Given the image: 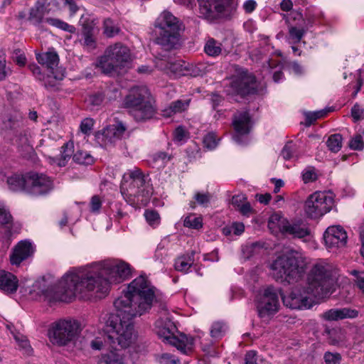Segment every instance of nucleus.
Listing matches in <instances>:
<instances>
[{
  "mask_svg": "<svg viewBox=\"0 0 364 364\" xmlns=\"http://www.w3.org/2000/svg\"><path fill=\"white\" fill-rule=\"evenodd\" d=\"M307 261L297 252L278 257L271 264L274 277L281 282H297L305 274Z\"/></svg>",
  "mask_w": 364,
  "mask_h": 364,
  "instance_id": "4",
  "label": "nucleus"
},
{
  "mask_svg": "<svg viewBox=\"0 0 364 364\" xmlns=\"http://www.w3.org/2000/svg\"><path fill=\"white\" fill-rule=\"evenodd\" d=\"M311 294L307 292V287L301 289L299 287H294L288 295H281L283 304L291 309H306L313 306V301L310 298Z\"/></svg>",
  "mask_w": 364,
  "mask_h": 364,
  "instance_id": "14",
  "label": "nucleus"
},
{
  "mask_svg": "<svg viewBox=\"0 0 364 364\" xmlns=\"http://www.w3.org/2000/svg\"><path fill=\"white\" fill-rule=\"evenodd\" d=\"M290 18L294 21H301V23H296L295 26H289V38L293 43L301 41L309 28L313 24L311 18L304 19L300 12L292 11Z\"/></svg>",
  "mask_w": 364,
  "mask_h": 364,
  "instance_id": "18",
  "label": "nucleus"
},
{
  "mask_svg": "<svg viewBox=\"0 0 364 364\" xmlns=\"http://www.w3.org/2000/svg\"><path fill=\"white\" fill-rule=\"evenodd\" d=\"M349 146L353 150H362L364 147L363 137L360 135H356L349 141Z\"/></svg>",
  "mask_w": 364,
  "mask_h": 364,
  "instance_id": "55",
  "label": "nucleus"
},
{
  "mask_svg": "<svg viewBox=\"0 0 364 364\" xmlns=\"http://www.w3.org/2000/svg\"><path fill=\"white\" fill-rule=\"evenodd\" d=\"M347 239V232L341 225L330 226L323 234V240L328 248L344 247Z\"/></svg>",
  "mask_w": 364,
  "mask_h": 364,
  "instance_id": "17",
  "label": "nucleus"
},
{
  "mask_svg": "<svg viewBox=\"0 0 364 364\" xmlns=\"http://www.w3.org/2000/svg\"><path fill=\"white\" fill-rule=\"evenodd\" d=\"M194 199L198 205L207 207L210 202L211 195L209 193L198 192L195 194Z\"/></svg>",
  "mask_w": 364,
  "mask_h": 364,
  "instance_id": "51",
  "label": "nucleus"
},
{
  "mask_svg": "<svg viewBox=\"0 0 364 364\" xmlns=\"http://www.w3.org/2000/svg\"><path fill=\"white\" fill-rule=\"evenodd\" d=\"M240 196H234L232 199V203L233 205H237L239 207V210L240 213L244 215H249L252 212V208L249 203H245L241 205H239V202L240 201Z\"/></svg>",
  "mask_w": 364,
  "mask_h": 364,
  "instance_id": "52",
  "label": "nucleus"
},
{
  "mask_svg": "<svg viewBox=\"0 0 364 364\" xmlns=\"http://www.w3.org/2000/svg\"><path fill=\"white\" fill-rule=\"evenodd\" d=\"M94 125V122L91 118L84 119L80 125L81 132L85 134H90Z\"/></svg>",
  "mask_w": 364,
  "mask_h": 364,
  "instance_id": "54",
  "label": "nucleus"
},
{
  "mask_svg": "<svg viewBox=\"0 0 364 364\" xmlns=\"http://www.w3.org/2000/svg\"><path fill=\"white\" fill-rule=\"evenodd\" d=\"M156 28L160 31L156 43L166 50L178 48L181 44V32L183 26L181 22L168 11H164L155 22Z\"/></svg>",
  "mask_w": 364,
  "mask_h": 364,
  "instance_id": "6",
  "label": "nucleus"
},
{
  "mask_svg": "<svg viewBox=\"0 0 364 364\" xmlns=\"http://www.w3.org/2000/svg\"><path fill=\"white\" fill-rule=\"evenodd\" d=\"M328 343L332 346H338L344 340L343 333L340 328H326L324 331Z\"/></svg>",
  "mask_w": 364,
  "mask_h": 364,
  "instance_id": "31",
  "label": "nucleus"
},
{
  "mask_svg": "<svg viewBox=\"0 0 364 364\" xmlns=\"http://www.w3.org/2000/svg\"><path fill=\"white\" fill-rule=\"evenodd\" d=\"M334 284L333 269L330 264L321 261L316 263L307 276V292L313 296L322 299L332 293Z\"/></svg>",
  "mask_w": 364,
  "mask_h": 364,
  "instance_id": "7",
  "label": "nucleus"
},
{
  "mask_svg": "<svg viewBox=\"0 0 364 364\" xmlns=\"http://www.w3.org/2000/svg\"><path fill=\"white\" fill-rule=\"evenodd\" d=\"M28 176H23L19 174H13L8 177L7 184L9 189L13 191H24L27 188Z\"/></svg>",
  "mask_w": 364,
  "mask_h": 364,
  "instance_id": "28",
  "label": "nucleus"
},
{
  "mask_svg": "<svg viewBox=\"0 0 364 364\" xmlns=\"http://www.w3.org/2000/svg\"><path fill=\"white\" fill-rule=\"evenodd\" d=\"M15 339L18 343V346L25 350L26 353H29L31 351V348L28 341L23 336H16Z\"/></svg>",
  "mask_w": 364,
  "mask_h": 364,
  "instance_id": "57",
  "label": "nucleus"
},
{
  "mask_svg": "<svg viewBox=\"0 0 364 364\" xmlns=\"http://www.w3.org/2000/svg\"><path fill=\"white\" fill-rule=\"evenodd\" d=\"M183 225L186 228L198 230L203 227V220L200 217L190 215L184 219Z\"/></svg>",
  "mask_w": 364,
  "mask_h": 364,
  "instance_id": "42",
  "label": "nucleus"
},
{
  "mask_svg": "<svg viewBox=\"0 0 364 364\" xmlns=\"http://www.w3.org/2000/svg\"><path fill=\"white\" fill-rule=\"evenodd\" d=\"M264 360L259 358L255 350H250L245 355V364H263Z\"/></svg>",
  "mask_w": 364,
  "mask_h": 364,
  "instance_id": "48",
  "label": "nucleus"
},
{
  "mask_svg": "<svg viewBox=\"0 0 364 364\" xmlns=\"http://www.w3.org/2000/svg\"><path fill=\"white\" fill-rule=\"evenodd\" d=\"M205 73V66L203 63L189 64L186 63V75L192 77L202 76Z\"/></svg>",
  "mask_w": 364,
  "mask_h": 364,
  "instance_id": "35",
  "label": "nucleus"
},
{
  "mask_svg": "<svg viewBox=\"0 0 364 364\" xmlns=\"http://www.w3.org/2000/svg\"><path fill=\"white\" fill-rule=\"evenodd\" d=\"M44 15L45 13L43 4H41L40 1H38L36 6L31 9L28 20L33 25L37 26L42 23Z\"/></svg>",
  "mask_w": 364,
  "mask_h": 364,
  "instance_id": "32",
  "label": "nucleus"
},
{
  "mask_svg": "<svg viewBox=\"0 0 364 364\" xmlns=\"http://www.w3.org/2000/svg\"><path fill=\"white\" fill-rule=\"evenodd\" d=\"M317 179V174L314 167H308L302 172V180L304 183L313 182Z\"/></svg>",
  "mask_w": 364,
  "mask_h": 364,
  "instance_id": "50",
  "label": "nucleus"
},
{
  "mask_svg": "<svg viewBox=\"0 0 364 364\" xmlns=\"http://www.w3.org/2000/svg\"><path fill=\"white\" fill-rule=\"evenodd\" d=\"M125 131L126 127L124 124L119 122L103 129L102 132L97 135V138L105 146H107L120 140Z\"/></svg>",
  "mask_w": 364,
  "mask_h": 364,
  "instance_id": "19",
  "label": "nucleus"
},
{
  "mask_svg": "<svg viewBox=\"0 0 364 364\" xmlns=\"http://www.w3.org/2000/svg\"><path fill=\"white\" fill-rule=\"evenodd\" d=\"M233 93L245 96L257 92V83L255 76L247 70L237 68L235 74L232 77L230 83Z\"/></svg>",
  "mask_w": 364,
  "mask_h": 364,
  "instance_id": "12",
  "label": "nucleus"
},
{
  "mask_svg": "<svg viewBox=\"0 0 364 364\" xmlns=\"http://www.w3.org/2000/svg\"><path fill=\"white\" fill-rule=\"evenodd\" d=\"M158 66L166 74L174 77L186 75V62L181 60L161 62Z\"/></svg>",
  "mask_w": 364,
  "mask_h": 364,
  "instance_id": "25",
  "label": "nucleus"
},
{
  "mask_svg": "<svg viewBox=\"0 0 364 364\" xmlns=\"http://www.w3.org/2000/svg\"><path fill=\"white\" fill-rule=\"evenodd\" d=\"M73 160L80 164H90L93 162L92 156L84 151H77L73 155Z\"/></svg>",
  "mask_w": 364,
  "mask_h": 364,
  "instance_id": "44",
  "label": "nucleus"
},
{
  "mask_svg": "<svg viewBox=\"0 0 364 364\" xmlns=\"http://www.w3.org/2000/svg\"><path fill=\"white\" fill-rule=\"evenodd\" d=\"M251 119L247 111L238 112L234 114L232 126L235 134L233 139L238 144H243L242 138H246L251 128Z\"/></svg>",
  "mask_w": 364,
  "mask_h": 364,
  "instance_id": "16",
  "label": "nucleus"
},
{
  "mask_svg": "<svg viewBox=\"0 0 364 364\" xmlns=\"http://www.w3.org/2000/svg\"><path fill=\"white\" fill-rule=\"evenodd\" d=\"M286 221L279 213L272 214L268 220V227L269 229H274L277 227L280 230V226L285 224Z\"/></svg>",
  "mask_w": 364,
  "mask_h": 364,
  "instance_id": "47",
  "label": "nucleus"
},
{
  "mask_svg": "<svg viewBox=\"0 0 364 364\" xmlns=\"http://www.w3.org/2000/svg\"><path fill=\"white\" fill-rule=\"evenodd\" d=\"M80 333V323L74 318H65L58 319L50 325L48 336L53 344L65 346L75 341Z\"/></svg>",
  "mask_w": 364,
  "mask_h": 364,
  "instance_id": "9",
  "label": "nucleus"
},
{
  "mask_svg": "<svg viewBox=\"0 0 364 364\" xmlns=\"http://www.w3.org/2000/svg\"><path fill=\"white\" fill-rule=\"evenodd\" d=\"M186 132L182 127H177L173 133L174 141L178 143L184 141L186 137Z\"/></svg>",
  "mask_w": 364,
  "mask_h": 364,
  "instance_id": "58",
  "label": "nucleus"
},
{
  "mask_svg": "<svg viewBox=\"0 0 364 364\" xmlns=\"http://www.w3.org/2000/svg\"><path fill=\"white\" fill-rule=\"evenodd\" d=\"M194 252L191 255H183L177 258L175 261L174 267L177 271L187 272L193 263Z\"/></svg>",
  "mask_w": 364,
  "mask_h": 364,
  "instance_id": "30",
  "label": "nucleus"
},
{
  "mask_svg": "<svg viewBox=\"0 0 364 364\" xmlns=\"http://www.w3.org/2000/svg\"><path fill=\"white\" fill-rule=\"evenodd\" d=\"M176 326L169 319H159L155 322L156 334L163 341L176 347L181 353L188 355L193 350L194 338L184 333L175 335Z\"/></svg>",
  "mask_w": 364,
  "mask_h": 364,
  "instance_id": "8",
  "label": "nucleus"
},
{
  "mask_svg": "<svg viewBox=\"0 0 364 364\" xmlns=\"http://www.w3.org/2000/svg\"><path fill=\"white\" fill-rule=\"evenodd\" d=\"M73 142H67L62 146L60 151L61 159L58 162L59 166H64L65 165V161H68L73 154Z\"/></svg>",
  "mask_w": 364,
  "mask_h": 364,
  "instance_id": "36",
  "label": "nucleus"
},
{
  "mask_svg": "<svg viewBox=\"0 0 364 364\" xmlns=\"http://www.w3.org/2000/svg\"><path fill=\"white\" fill-rule=\"evenodd\" d=\"M225 323L220 321L214 322L210 328V336L213 338H220L227 331Z\"/></svg>",
  "mask_w": 364,
  "mask_h": 364,
  "instance_id": "38",
  "label": "nucleus"
},
{
  "mask_svg": "<svg viewBox=\"0 0 364 364\" xmlns=\"http://www.w3.org/2000/svg\"><path fill=\"white\" fill-rule=\"evenodd\" d=\"M11 220V215L4 207L0 206V223L9 224Z\"/></svg>",
  "mask_w": 364,
  "mask_h": 364,
  "instance_id": "63",
  "label": "nucleus"
},
{
  "mask_svg": "<svg viewBox=\"0 0 364 364\" xmlns=\"http://www.w3.org/2000/svg\"><path fill=\"white\" fill-rule=\"evenodd\" d=\"M120 190L124 197H127L130 202L141 205L148 203L152 193L148 176L138 168L128 170L124 173Z\"/></svg>",
  "mask_w": 364,
  "mask_h": 364,
  "instance_id": "3",
  "label": "nucleus"
},
{
  "mask_svg": "<svg viewBox=\"0 0 364 364\" xmlns=\"http://www.w3.org/2000/svg\"><path fill=\"white\" fill-rule=\"evenodd\" d=\"M38 63L47 68L53 74V70L58 65L59 58L55 51H48L36 55Z\"/></svg>",
  "mask_w": 364,
  "mask_h": 364,
  "instance_id": "27",
  "label": "nucleus"
},
{
  "mask_svg": "<svg viewBox=\"0 0 364 364\" xmlns=\"http://www.w3.org/2000/svg\"><path fill=\"white\" fill-rule=\"evenodd\" d=\"M104 100V95L101 92L96 93L90 97L89 101L90 104L95 106L100 105Z\"/></svg>",
  "mask_w": 364,
  "mask_h": 364,
  "instance_id": "64",
  "label": "nucleus"
},
{
  "mask_svg": "<svg viewBox=\"0 0 364 364\" xmlns=\"http://www.w3.org/2000/svg\"><path fill=\"white\" fill-rule=\"evenodd\" d=\"M129 49L122 43L108 47L105 55L100 58L98 66L105 74L110 75L125 66L130 60Z\"/></svg>",
  "mask_w": 364,
  "mask_h": 364,
  "instance_id": "10",
  "label": "nucleus"
},
{
  "mask_svg": "<svg viewBox=\"0 0 364 364\" xmlns=\"http://www.w3.org/2000/svg\"><path fill=\"white\" fill-rule=\"evenodd\" d=\"M330 112L329 109H324L321 110H318L313 112H306L305 114L306 116V124L307 126H310L312 123H314L316 119L323 117Z\"/></svg>",
  "mask_w": 364,
  "mask_h": 364,
  "instance_id": "43",
  "label": "nucleus"
},
{
  "mask_svg": "<svg viewBox=\"0 0 364 364\" xmlns=\"http://www.w3.org/2000/svg\"><path fill=\"white\" fill-rule=\"evenodd\" d=\"M326 364H340L341 355L338 353L326 352L323 355Z\"/></svg>",
  "mask_w": 364,
  "mask_h": 364,
  "instance_id": "53",
  "label": "nucleus"
},
{
  "mask_svg": "<svg viewBox=\"0 0 364 364\" xmlns=\"http://www.w3.org/2000/svg\"><path fill=\"white\" fill-rule=\"evenodd\" d=\"M119 32V28L112 20L107 18L104 21V33L107 37H113Z\"/></svg>",
  "mask_w": 364,
  "mask_h": 364,
  "instance_id": "45",
  "label": "nucleus"
},
{
  "mask_svg": "<svg viewBox=\"0 0 364 364\" xmlns=\"http://www.w3.org/2000/svg\"><path fill=\"white\" fill-rule=\"evenodd\" d=\"M359 311L350 307L331 309L321 314V318L327 321H336L343 319H353L358 317Z\"/></svg>",
  "mask_w": 364,
  "mask_h": 364,
  "instance_id": "21",
  "label": "nucleus"
},
{
  "mask_svg": "<svg viewBox=\"0 0 364 364\" xmlns=\"http://www.w3.org/2000/svg\"><path fill=\"white\" fill-rule=\"evenodd\" d=\"M156 360L159 364H181L177 357L168 353L156 355Z\"/></svg>",
  "mask_w": 364,
  "mask_h": 364,
  "instance_id": "40",
  "label": "nucleus"
},
{
  "mask_svg": "<svg viewBox=\"0 0 364 364\" xmlns=\"http://www.w3.org/2000/svg\"><path fill=\"white\" fill-rule=\"evenodd\" d=\"M34 252V247L28 240L20 241L14 248L10 255L12 264L19 265L23 260L31 257Z\"/></svg>",
  "mask_w": 364,
  "mask_h": 364,
  "instance_id": "22",
  "label": "nucleus"
},
{
  "mask_svg": "<svg viewBox=\"0 0 364 364\" xmlns=\"http://www.w3.org/2000/svg\"><path fill=\"white\" fill-rule=\"evenodd\" d=\"M144 217L147 223L153 227H157L161 222V218L159 213L154 210H146L144 212Z\"/></svg>",
  "mask_w": 364,
  "mask_h": 364,
  "instance_id": "41",
  "label": "nucleus"
},
{
  "mask_svg": "<svg viewBox=\"0 0 364 364\" xmlns=\"http://www.w3.org/2000/svg\"><path fill=\"white\" fill-rule=\"evenodd\" d=\"M204 50L207 55L215 57L222 53L223 48L220 42L214 38H210L205 45Z\"/></svg>",
  "mask_w": 364,
  "mask_h": 364,
  "instance_id": "33",
  "label": "nucleus"
},
{
  "mask_svg": "<svg viewBox=\"0 0 364 364\" xmlns=\"http://www.w3.org/2000/svg\"><path fill=\"white\" fill-rule=\"evenodd\" d=\"M26 193L34 196L48 194L53 189L51 178L43 174L31 173L28 175Z\"/></svg>",
  "mask_w": 364,
  "mask_h": 364,
  "instance_id": "15",
  "label": "nucleus"
},
{
  "mask_svg": "<svg viewBox=\"0 0 364 364\" xmlns=\"http://www.w3.org/2000/svg\"><path fill=\"white\" fill-rule=\"evenodd\" d=\"M109 352L102 354L97 364H125V354L123 348H112Z\"/></svg>",
  "mask_w": 364,
  "mask_h": 364,
  "instance_id": "24",
  "label": "nucleus"
},
{
  "mask_svg": "<svg viewBox=\"0 0 364 364\" xmlns=\"http://www.w3.org/2000/svg\"><path fill=\"white\" fill-rule=\"evenodd\" d=\"M268 68L273 73V80L275 82H279L284 77V75L281 71V66L279 64H276L272 60L267 62Z\"/></svg>",
  "mask_w": 364,
  "mask_h": 364,
  "instance_id": "46",
  "label": "nucleus"
},
{
  "mask_svg": "<svg viewBox=\"0 0 364 364\" xmlns=\"http://www.w3.org/2000/svg\"><path fill=\"white\" fill-rule=\"evenodd\" d=\"M280 230L285 234L291 235L293 237L304 239L310 236V230L305 224L300 223H290L287 222L280 226Z\"/></svg>",
  "mask_w": 364,
  "mask_h": 364,
  "instance_id": "23",
  "label": "nucleus"
},
{
  "mask_svg": "<svg viewBox=\"0 0 364 364\" xmlns=\"http://www.w3.org/2000/svg\"><path fill=\"white\" fill-rule=\"evenodd\" d=\"M45 21L50 25L68 33H74L75 32L76 29L75 26L70 25L60 19L55 18H47Z\"/></svg>",
  "mask_w": 364,
  "mask_h": 364,
  "instance_id": "34",
  "label": "nucleus"
},
{
  "mask_svg": "<svg viewBox=\"0 0 364 364\" xmlns=\"http://www.w3.org/2000/svg\"><path fill=\"white\" fill-rule=\"evenodd\" d=\"M152 159L154 161L166 163L171 159V156L164 151H158L153 154Z\"/></svg>",
  "mask_w": 364,
  "mask_h": 364,
  "instance_id": "61",
  "label": "nucleus"
},
{
  "mask_svg": "<svg viewBox=\"0 0 364 364\" xmlns=\"http://www.w3.org/2000/svg\"><path fill=\"white\" fill-rule=\"evenodd\" d=\"M293 145L291 143L287 144L282 149L281 155L285 160H289L293 157Z\"/></svg>",
  "mask_w": 364,
  "mask_h": 364,
  "instance_id": "59",
  "label": "nucleus"
},
{
  "mask_svg": "<svg viewBox=\"0 0 364 364\" xmlns=\"http://www.w3.org/2000/svg\"><path fill=\"white\" fill-rule=\"evenodd\" d=\"M190 102V99L177 100L172 102L170 105L163 111L164 116L169 117L177 113L185 111L188 107Z\"/></svg>",
  "mask_w": 364,
  "mask_h": 364,
  "instance_id": "29",
  "label": "nucleus"
},
{
  "mask_svg": "<svg viewBox=\"0 0 364 364\" xmlns=\"http://www.w3.org/2000/svg\"><path fill=\"white\" fill-rule=\"evenodd\" d=\"M155 300V288L145 276L127 285L114 301L117 314L110 315L106 322V342L111 348L129 346L136 336L132 318L149 313Z\"/></svg>",
  "mask_w": 364,
  "mask_h": 364,
  "instance_id": "2",
  "label": "nucleus"
},
{
  "mask_svg": "<svg viewBox=\"0 0 364 364\" xmlns=\"http://www.w3.org/2000/svg\"><path fill=\"white\" fill-rule=\"evenodd\" d=\"M333 204L332 193L316 191L309 195L305 200L304 210L308 218L315 219L328 213Z\"/></svg>",
  "mask_w": 364,
  "mask_h": 364,
  "instance_id": "11",
  "label": "nucleus"
},
{
  "mask_svg": "<svg viewBox=\"0 0 364 364\" xmlns=\"http://www.w3.org/2000/svg\"><path fill=\"white\" fill-rule=\"evenodd\" d=\"M217 137L213 132L207 134L203 138V144L209 150L215 149L218 145Z\"/></svg>",
  "mask_w": 364,
  "mask_h": 364,
  "instance_id": "49",
  "label": "nucleus"
},
{
  "mask_svg": "<svg viewBox=\"0 0 364 364\" xmlns=\"http://www.w3.org/2000/svg\"><path fill=\"white\" fill-rule=\"evenodd\" d=\"M102 200L98 196H94L90 200V210L92 213H98L101 208Z\"/></svg>",
  "mask_w": 364,
  "mask_h": 364,
  "instance_id": "60",
  "label": "nucleus"
},
{
  "mask_svg": "<svg viewBox=\"0 0 364 364\" xmlns=\"http://www.w3.org/2000/svg\"><path fill=\"white\" fill-rule=\"evenodd\" d=\"M200 13L208 19L216 18L225 9L228 0H198Z\"/></svg>",
  "mask_w": 364,
  "mask_h": 364,
  "instance_id": "20",
  "label": "nucleus"
},
{
  "mask_svg": "<svg viewBox=\"0 0 364 364\" xmlns=\"http://www.w3.org/2000/svg\"><path fill=\"white\" fill-rule=\"evenodd\" d=\"M351 116L354 122L359 121L364 118V109L360 105L355 104L351 109Z\"/></svg>",
  "mask_w": 364,
  "mask_h": 364,
  "instance_id": "56",
  "label": "nucleus"
},
{
  "mask_svg": "<svg viewBox=\"0 0 364 364\" xmlns=\"http://www.w3.org/2000/svg\"><path fill=\"white\" fill-rule=\"evenodd\" d=\"M18 279L13 274L0 271V289L6 293L16 292L18 289Z\"/></svg>",
  "mask_w": 364,
  "mask_h": 364,
  "instance_id": "26",
  "label": "nucleus"
},
{
  "mask_svg": "<svg viewBox=\"0 0 364 364\" xmlns=\"http://www.w3.org/2000/svg\"><path fill=\"white\" fill-rule=\"evenodd\" d=\"M16 143L18 146H21L24 147L27 151L32 150V147L28 144V139L26 134H20V136L16 139Z\"/></svg>",
  "mask_w": 364,
  "mask_h": 364,
  "instance_id": "62",
  "label": "nucleus"
},
{
  "mask_svg": "<svg viewBox=\"0 0 364 364\" xmlns=\"http://www.w3.org/2000/svg\"><path fill=\"white\" fill-rule=\"evenodd\" d=\"M131 271L130 265L124 261L107 259L70 270L42 293L49 301L69 302L77 294L86 292L102 298L108 293L111 284L127 279Z\"/></svg>",
  "mask_w": 364,
  "mask_h": 364,
  "instance_id": "1",
  "label": "nucleus"
},
{
  "mask_svg": "<svg viewBox=\"0 0 364 364\" xmlns=\"http://www.w3.org/2000/svg\"><path fill=\"white\" fill-rule=\"evenodd\" d=\"M279 291L274 287L265 289L257 299V311L259 317L272 315L277 313L279 308Z\"/></svg>",
  "mask_w": 364,
  "mask_h": 364,
  "instance_id": "13",
  "label": "nucleus"
},
{
  "mask_svg": "<svg viewBox=\"0 0 364 364\" xmlns=\"http://www.w3.org/2000/svg\"><path fill=\"white\" fill-rule=\"evenodd\" d=\"M349 273L355 277L356 286L364 294V266L358 269H352Z\"/></svg>",
  "mask_w": 364,
  "mask_h": 364,
  "instance_id": "39",
  "label": "nucleus"
},
{
  "mask_svg": "<svg viewBox=\"0 0 364 364\" xmlns=\"http://www.w3.org/2000/svg\"><path fill=\"white\" fill-rule=\"evenodd\" d=\"M123 105L137 122L150 119L156 113L151 92L146 86L132 87L124 97Z\"/></svg>",
  "mask_w": 364,
  "mask_h": 364,
  "instance_id": "5",
  "label": "nucleus"
},
{
  "mask_svg": "<svg viewBox=\"0 0 364 364\" xmlns=\"http://www.w3.org/2000/svg\"><path fill=\"white\" fill-rule=\"evenodd\" d=\"M343 137L340 134L331 135L326 142L327 146L333 152H338L342 146Z\"/></svg>",
  "mask_w": 364,
  "mask_h": 364,
  "instance_id": "37",
  "label": "nucleus"
}]
</instances>
